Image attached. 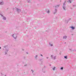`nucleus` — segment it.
<instances>
[{"label": "nucleus", "instance_id": "12", "mask_svg": "<svg viewBox=\"0 0 76 76\" xmlns=\"http://www.w3.org/2000/svg\"><path fill=\"white\" fill-rule=\"evenodd\" d=\"M55 69H56V68L55 67H54L53 68V70H55Z\"/></svg>", "mask_w": 76, "mask_h": 76}, {"label": "nucleus", "instance_id": "19", "mask_svg": "<svg viewBox=\"0 0 76 76\" xmlns=\"http://www.w3.org/2000/svg\"><path fill=\"white\" fill-rule=\"evenodd\" d=\"M31 71H32V73H33V71L32 70H31Z\"/></svg>", "mask_w": 76, "mask_h": 76}, {"label": "nucleus", "instance_id": "16", "mask_svg": "<svg viewBox=\"0 0 76 76\" xmlns=\"http://www.w3.org/2000/svg\"><path fill=\"white\" fill-rule=\"evenodd\" d=\"M48 13H50V10H48V12H47Z\"/></svg>", "mask_w": 76, "mask_h": 76}, {"label": "nucleus", "instance_id": "6", "mask_svg": "<svg viewBox=\"0 0 76 76\" xmlns=\"http://www.w3.org/2000/svg\"><path fill=\"white\" fill-rule=\"evenodd\" d=\"M70 28H71L72 30H74L75 29V27H73V26L70 27Z\"/></svg>", "mask_w": 76, "mask_h": 76}, {"label": "nucleus", "instance_id": "10", "mask_svg": "<svg viewBox=\"0 0 76 76\" xmlns=\"http://www.w3.org/2000/svg\"><path fill=\"white\" fill-rule=\"evenodd\" d=\"M59 6H60V5H56L55 6V7H56V8L58 7H59Z\"/></svg>", "mask_w": 76, "mask_h": 76}, {"label": "nucleus", "instance_id": "1", "mask_svg": "<svg viewBox=\"0 0 76 76\" xmlns=\"http://www.w3.org/2000/svg\"><path fill=\"white\" fill-rule=\"evenodd\" d=\"M67 1V2H69L71 3V2L72 1V0H66L64 2L63 4V8L64 10H66V7L65 6L66 4V2Z\"/></svg>", "mask_w": 76, "mask_h": 76}, {"label": "nucleus", "instance_id": "28", "mask_svg": "<svg viewBox=\"0 0 76 76\" xmlns=\"http://www.w3.org/2000/svg\"><path fill=\"white\" fill-rule=\"evenodd\" d=\"M5 76H6V75H5Z\"/></svg>", "mask_w": 76, "mask_h": 76}, {"label": "nucleus", "instance_id": "8", "mask_svg": "<svg viewBox=\"0 0 76 76\" xmlns=\"http://www.w3.org/2000/svg\"><path fill=\"white\" fill-rule=\"evenodd\" d=\"M63 39H66L67 38V36H64L63 37Z\"/></svg>", "mask_w": 76, "mask_h": 76}, {"label": "nucleus", "instance_id": "2", "mask_svg": "<svg viewBox=\"0 0 76 76\" xmlns=\"http://www.w3.org/2000/svg\"><path fill=\"white\" fill-rule=\"evenodd\" d=\"M12 36L14 39H16V38H17V35L15 34H13L12 35Z\"/></svg>", "mask_w": 76, "mask_h": 76}, {"label": "nucleus", "instance_id": "13", "mask_svg": "<svg viewBox=\"0 0 76 76\" xmlns=\"http://www.w3.org/2000/svg\"><path fill=\"white\" fill-rule=\"evenodd\" d=\"M60 69L61 70H63V67H62Z\"/></svg>", "mask_w": 76, "mask_h": 76}, {"label": "nucleus", "instance_id": "7", "mask_svg": "<svg viewBox=\"0 0 76 76\" xmlns=\"http://www.w3.org/2000/svg\"><path fill=\"white\" fill-rule=\"evenodd\" d=\"M3 4H4L3 1H2L0 2V5H3Z\"/></svg>", "mask_w": 76, "mask_h": 76}, {"label": "nucleus", "instance_id": "14", "mask_svg": "<svg viewBox=\"0 0 76 76\" xmlns=\"http://www.w3.org/2000/svg\"><path fill=\"white\" fill-rule=\"evenodd\" d=\"M49 45H50V46H52L53 45L51 44V43H49Z\"/></svg>", "mask_w": 76, "mask_h": 76}, {"label": "nucleus", "instance_id": "15", "mask_svg": "<svg viewBox=\"0 0 76 76\" xmlns=\"http://www.w3.org/2000/svg\"><path fill=\"white\" fill-rule=\"evenodd\" d=\"M37 57H38V55H36V56L35 57V58H37Z\"/></svg>", "mask_w": 76, "mask_h": 76}, {"label": "nucleus", "instance_id": "18", "mask_svg": "<svg viewBox=\"0 0 76 76\" xmlns=\"http://www.w3.org/2000/svg\"><path fill=\"white\" fill-rule=\"evenodd\" d=\"M3 75V73H1V75Z\"/></svg>", "mask_w": 76, "mask_h": 76}, {"label": "nucleus", "instance_id": "27", "mask_svg": "<svg viewBox=\"0 0 76 76\" xmlns=\"http://www.w3.org/2000/svg\"><path fill=\"white\" fill-rule=\"evenodd\" d=\"M7 51H8V50H7Z\"/></svg>", "mask_w": 76, "mask_h": 76}, {"label": "nucleus", "instance_id": "3", "mask_svg": "<svg viewBox=\"0 0 76 76\" xmlns=\"http://www.w3.org/2000/svg\"><path fill=\"white\" fill-rule=\"evenodd\" d=\"M51 57H52V59H53V60H55V59L56 58V56L53 55H52L51 56Z\"/></svg>", "mask_w": 76, "mask_h": 76}, {"label": "nucleus", "instance_id": "9", "mask_svg": "<svg viewBox=\"0 0 76 76\" xmlns=\"http://www.w3.org/2000/svg\"><path fill=\"white\" fill-rule=\"evenodd\" d=\"M56 12H57V10L56 9H55V12H54L53 13L54 14H55V13H56Z\"/></svg>", "mask_w": 76, "mask_h": 76}, {"label": "nucleus", "instance_id": "21", "mask_svg": "<svg viewBox=\"0 0 76 76\" xmlns=\"http://www.w3.org/2000/svg\"><path fill=\"white\" fill-rule=\"evenodd\" d=\"M27 53V54H28V52H27V53Z\"/></svg>", "mask_w": 76, "mask_h": 76}, {"label": "nucleus", "instance_id": "5", "mask_svg": "<svg viewBox=\"0 0 76 76\" xmlns=\"http://www.w3.org/2000/svg\"><path fill=\"white\" fill-rule=\"evenodd\" d=\"M16 10L19 13H20L21 10H20L19 9H18L16 7Z\"/></svg>", "mask_w": 76, "mask_h": 76}, {"label": "nucleus", "instance_id": "25", "mask_svg": "<svg viewBox=\"0 0 76 76\" xmlns=\"http://www.w3.org/2000/svg\"><path fill=\"white\" fill-rule=\"evenodd\" d=\"M47 58H48V57H47Z\"/></svg>", "mask_w": 76, "mask_h": 76}, {"label": "nucleus", "instance_id": "4", "mask_svg": "<svg viewBox=\"0 0 76 76\" xmlns=\"http://www.w3.org/2000/svg\"><path fill=\"white\" fill-rule=\"evenodd\" d=\"M1 16L2 17V18L3 19V20H6V18L5 17L3 16V15H2L1 14Z\"/></svg>", "mask_w": 76, "mask_h": 76}, {"label": "nucleus", "instance_id": "17", "mask_svg": "<svg viewBox=\"0 0 76 76\" xmlns=\"http://www.w3.org/2000/svg\"><path fill=\"white\" fill-rule=\"evenodd\" d=\"M69 50L70 51H72V49H69Z\"/></svg>", "mask_w": 76, "mask_h": 76}, {"label": "nucleus", "instance_id": "11", "mask_svg": "<svg viewBox=\"0 0 76 76\" xmlns=\"http://www.w3.org/2000/svg\"><path fill=\"white\" fill-rule=\"evenodd\" d=\"M64 58L65 59H67V56H64Z\"/></svg>", "mask_w": 76, "mask_h": 76}, {"label": "nucleus", "instance_id": "23", "mask_svg": "<svg viewBox=\"0 0 76 76\" xmlns=\"http://www.w3.org/2000/svg\"><path fill=\"white\" fill-rule=\"evenodd\" d=\"M0 49H1V48L0 47Z\"/></svg>", "mask_w": 76, "mask_h": 76}, {"label": "nucleus", "instance_id": "22", "mask_svg": "<svg viewBox=\"0 0 76 76\" xmlns=\"http://www.w3.org/2000/svg\"><path fill=\"white\" fill-rule=\"evenodd\" d=\"M22 50H23V49H22Z\"/></svg>", "mask_w": 76, "mask_h": 76}, {"label": "nucleus", "instance_id": "26", "mask_svg": "<svg viewBox=\"0 0 76 76\" xmlns=\"http://www.w3.org/2000/svg\"><path fill=\"white\" fill-rule=\"evenodd\" d=\"M74 51H76V50H74Z\"/></svg>", "mask_w": 76, "mask_h": 76}, {"label": "nucleus", "instance_id": "20", "mask_svg": "<svg viewBox=\"0 0 76 76\" xmlns=\"http://www.w3.org/2000/svg\"><path fill=\"white\" fill-rule=\"evenodd\" d=\"M41 56H42V55H41Z\"/></svg>", "mask_w": 76, "mask_h": 76}, {"label": "nucleus", "instance_id": "24", "mask_svg": "<svg viewBox=\"0 0 76 76\" xmlns=\"http://www.w3.org/2000/svg\"><path fill=\"white\" fill-rule=\"evenodd\" d=\"M6 53L5 54H6V53Z\"/></svg>", "mask_w": 76, "mask_h": 76}]
</instances>
